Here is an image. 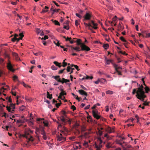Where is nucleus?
Here are the masks:
<instances>
[{
    "label": "nucleus",
    "instance_id": "13d9d810",
    "mask_svg": "<svg viewBox=\"0 0 150 150\" xmlns=\"http://www.w3.org/2000/svg\"><path fill=\"white\" fill-rule=\"evenodd\" d=\"M61 112L62 113V115H66V112L64 110H62L61 111Z\"/></svg>",
    "mask_w": 150,
    "mask_h": 150
},
{
    "label": "nucleus",
    "instance_id": "9b49d317",
    "mask_svg": "<svg viewBox=\"0 0 150 150\" xmlns=\"http://www.w3.org/2000/svg\"><path fill=\"white\" fill-rule=\"evenodd\" d=\"M79 93L81 95H84L86 96H88L87 92L84 91L83 90H79Z\"/></svg>",
    "mask_w": 150,
    "mask_h": 150
},
{
    "label": "nucleus",
    "instance_id": "423d86ee",
    "mask_svg": "<svg viewBox=\"0 0 150 150\" xmlns=\"http://www.w3.org/2000/svg\"><path fill=\"white\" fill-rule=\"evenodd\" d=\"M92 17L91 13L87 12L83 16L84 19L83 21L85 20H89L91 19Z\"/></svg>",
    "mask_w": 150,
    "mask_h": 150
},
{
    "label": "nucleus",
    "instance_id": "c9c22d12",
    "mask_svg": "<svg viewBox=\"0 0 150 150\" xmlns=\"http://www.w3.org/2000/svg\"><path fill=\"white\" fill-rule=\"evenodd\" d=\"M51 68L52 70H57V67L54 65L52 66L51 67Z\"/></svg>",
    "mask_w": 150,
    "mask_h": 150
},
{
    "label": "nucleus",
    "instance_id": "1a4fd4ad",
    "mask_svg": "<svg viewBox=\"0 0 150 150\" xmlns=\"http://www.w3.org/2000/svg\"><path fill=\"white\" fill-rule=\"evenodd\" d=\"M15 104H13L12 103H10L9 106H7L6 107L7 110L8 112L11 111V110L12 109H14L15 108Z\"/></svg>",
    "mask_w": 150,
    "mask_h": 150
},
{
    "label": "nucleus",
    "instance_id": "79ce46f5",
    "mask_svg": "<svg viewBox=\"0 0 150 150\" xmlns=\"http://www.w3.org/2000/svg\"><path fill=\"white\" fill-rule=\"evenodd\" d=\"M19 35L20 36V39H21V40L24 37V35L23 33H20L19 34Z\"/></svg>",
    "mask_w": 150,
    "mask_h": 150
},
{
    "label": "nucleus",
    "instance_id": "c03bdc74",
    "mask_svg": "<svg viewBox=\"0 0 150 150\" xmlns=\"http://www.w3.org/2000/svg\"><path fill=\"white\" fill-rule=\"evenodd\" d=\"M60 93V95H61L62 96H64V95H67V93L64 92V91L63 92H61Z\"/></svg>",
    "mask_w": 150,
    "mask_h": 150
},
{
    "label": "nucleus",
    "instance_id": "7c9ffc66",
    "mask_svg": "<svg viewBox=\"0 0 150 150\" xmlns=\"http://www.w3.org/2000/svg\"><path fill=\"white\" fill-rule=\"evenodd\" d=\"M93 26L92 27L95 29H97L98 27H97V25H98V24L97 23H94L93 25Z\"/></svg>",
    "mask_w": 150,
    "mask_h": 150
},
{
    "label": "nucleus",
    "instance_id": "39448f33",
    "mask_svg": "<svg viewBox=\"0 0 150 150\" xmlns=\"http://www.w3.org/2000/svg\"><path fill=\"white\" fill-rule=\"evenodd\" d=\"M80 47H81V51H88L91 50L90 48L86 45L84 43L82 44L80 46Z\"/></svg>",
    "mask_w": 150,
    "mask_h": 150
},
{
    "label": "nucleus",
    "instance_id": "4d7b16f0",
    "mask_svg": "<svg viewBox=\"0 0 150 150\" xmlns=\"http://www.w3.org/2000/svg\"><path fill=\"white\" fill-rule=\"evenodd\" d=\"M54 43L57 46L59 47L60 46V44L59 42H57V43H56L54 41Z\"/></svg>",
    "mask_w": 150,
    "mask_h": 150
},
{
    "label": "nucleus",
    "instance_id": "f3484780",
    "mask_svg": "<svg viewBox=\"0 0 150 150\" xmlns=\"http://www.w3.org/2000/svg\"><path fill=\"white\" fill-rule=\"evenodd\" d=\"M60 77V76H55L54 77V79H55L58 82H62V80H61Z\"/></svg>",
    "mask_w": 150,
    "mask_h": 150
},
{
    "label": "nucleus",
    "instance_id": "f704fd0d",
    "mask_svg": "<svg viewBox=\"0 0 150 150\" xmlns=\"http://www.w3.org/2000/svg\"><path fill=\"white\" fill-rule=\"evenodd\" d=\"M106 93L107 94H109L110 95L112 94L113 93V92L112 91L110 90L107 91Z\"/></svg>",
    "mask_w": 150,
    "mask_h": 150
},
{
    "label": "nucleus",
    "instance_id": "f8f14e48",
    "mask_svg": "<svg viewBox=\"0 0 150 150\" xmlns=\"http://www.w3.org/2000/svg\"><path fill=\"white\" fill-rule=\"evenodd\" d=\"M115 127H113L112 129L110 127H108L106 129V131L109 133H111L114 132V129Z\"/></svg>",
    "mask_w": 150,
    "mask_h": 150
},
{
    "label": "nucleus",
    "instance_id": "5fc2aeb1",
    "mask_svg": "<svg viewBox=\"0 0 150 150\" xmlns=\"http://www.w3.org/2000/svg\"><path fill=\"white\" fill-rule=\"evenodd\" d=\"M36 32L38 34H39V33H40L41 32V31L40 30L39 28H37L36 29Z\"/></svg>",
    "mask_w": 150,
    "mask_h": 150
},
{
    "label": "nucleus",
    "instance_id": "c85d7f7f",
    "mask_svg": "<svg viewBox=\"0 0 150 150\" xmlns=\"http://www.w3.org/2000/svg\"><path fill=\"white\" fill-rule=\"evenodd\" d=\"M109 45L107 44H104L103 45V47L105 48V49H107L109 47Z\"/></svg>",
    "mask_w": 150,
    "mask_h": 150
},
{
    "label": "nucleus",
    "instance_id": "f257e3e1",
    "mask_svg": "<svg viewBox=\"0 0 150 150\" xmlns=\"http://www.w3.org/2000/svg\"><path fill=\"white\" fill-rule=\"evenodd\" d=\"M144 88L143 85H141L140 87L137 88L138 90L136 95L138 99L142 101H144V99L146 97V95L145 94V93L143 90Z\"/></svg>",
    "mask_w": 150,
    "mask_h": 150
},
{
    "label": "nucleus",
    "instance_id": "e433bc0d",
    "mask_svg": "<svg viewBox=\"0 0 150 150\" xmlns=\"http://www.w3.org/2000/svg\"><path fill=\"white\" fill-rule=\"evenodd\" d=\"M120 39L121 40L125 42H127V41L124 39V38L123 37H120Z\"/></svg>",
    "mask_w": 150,
    "mask_h": 150
},
{
    "label": "nucleus",
    "instance_id": "c756f323",
    "mask_svg": "<svg viewBox=\"0 0 150 150\" xmlns=\"http://www.w3.org/2000/svg\"><path fill=\"white\" fill-rule=\"evenodd\" d=\"M144 103L142 104V105L145 106H148L149 105V104L150 103L149 102H147L146 101H144Z\"/></svg>",
    "mask_w": 150,
    "mask_h": 150
},
{
    "label": "nucleus",
    "instance_id": "49530a36",
    "mask_svg": "<svg viewBox=\"0 0 150 150\" xmlns=\"http://www.w3.org/2000/svg\"><path fill=\"white\" fill-rule=\"evenodd\" d=\"M93 76H91V77H90L89 76H86V79H93Z\"/></svg>",
    "mask_w": 150,
    "mask_h": 150
},
{
    "label": "nucleus",
    "instance_id": "5701e85b",
    "mask_svg": "<svg viewBox=\"0 0 150 150\" xmlns=\"http://www.w3.org/2000/svg\"><path fill=\"white\" fill-rule=\"evenodd\" d=\"M106 62V64H109L110 63H111L114 66V64H115L113 63V61L112 60H107Z\"/></svg>",
    "mask_w": 150,
    "mask_h": 150
},
{
    "label": "nucleus",
    "instance_id": "473e14b6",
    "mask_svg": "<svg viewBox=\"0 0 150 150\" xmlns=\"http://www.w3.org/2000/svg\"><path fill=\"white\" fill-rule=\"evenodd\" d=\"M99 81L100 82H101L102 83H104L106 81L105 79L103 78L99 79Z\"/></svg>",
    "mask_w": 150,
    "mask_h": 150
},
{
    "label": "nucleus",
    "instance_id": "b1692460",
    "mask_svg": "<svg viewBox=\"0 0 150 150\" xmlns=\"http://www.w3.org/2000/svg\"><path fill=\"white\" fill-rule=\"evenodd\" d=\"M47 98L51 99L52 98V94H50L49 92H47Z\"/></svg>",
    "mask_w": 150,
    "mask_h": 150
},
{
    "label": "nucleus",
    "instance_id": "2f4dec72",
    "mask_svg": "<svg viewBox=\"0 0 150 150\" xmlns=\"http://www.w3.org/2000/svg\"><path fill=\"white\" fill-rule=\"evenodd\" d=\"M25 99L26 100L28 101V102H31L32 100V98L28 97H26Z\"/></svg>",
    "mask_w": 150,
    "mask_h": 150
},
{
    "label": "nucleus",
    "instance_id": "4468645a",
    "mask_svg": "<svg viewBox=\"0 0 150 150\" xmlns=\"http://www.w3.org/2000/svg\"><path fill=\"white\" fill-rule=\"evenodd\" d=\"M70 47H71V49L72 50H76V52H79L81 50V49H80V48L79 47H74L72 46H70Z\"/></svg>",
    "mask_w": 150,
    "mask_h": 150
},
{
    "label": "nucleus",
    "instance_id": "de8ad7c7",
    "mask_svg": "<svg viewBox=\"0 0 150 150\" xmlns=\"http://www.w3.org/2000/svg\"><path fill=\"white\" fill-rule=\"evenodd\" d=\"M59 117L61 118H64V119H66V118H67V115H62L60 117Z\"/></svg>",
    "mask_w": 150,
    "mask_h": 150
},
{
    "label": "nucleus",
    "instance_id": "0eeeda50",
    "mask_svg": "<svg viewBox=\"0 0 150 150\" xmlns=\"http://www.w3.org/2000/svg\"><path fill=\"white\" fill-rule=\"evenodd\" d=\"M61 133H62L65 136L67 135L68 133V130L67 128L65 127H63L62 129L60 130Z\"/></svg>",
    "mask_w": 150,
    "mask_h": 150
},
{
    "label": "nucleus",
    "instance_id": "7ed1b4c3",
    "mask_svg": "<svg viewBox=\"0 0 150 150\" xmlns=\"http://www.w3.org/2000/svg\"><path fill=\"white\" fill-rule=\"evenodd\" d=\"M98 111L96 109L92 110V115L96 119L98 120L100 118V116L99 115Z\"/></svg>",
    "mask_w": 150,
    "mask_h": 150
},
{
    "label": "nucleus",
    "instance_id": "a211bd4d",
    "mask_svg": "<svg viewBox=\"0 0 150 150\" xmlns=\"http://www.w3.org/2000/svg\"><path fill=\"white\" fill-rule=\"evenodd\" d=\"M98 132H96L97 134L98 135H99V137H101L103 134V132L99 129V128H98Z\"/></svg>",
    "mask_w": 150,
    "mask_h": 150
},
{
    "label": "nucleus",
    "instance_id": "f03ea898",
    "mask_svg": "<svg viewBox=\"0 0 150 150\" xmlns=\"http://www.w3.org/2000/svg\"><path fill=\"white\" fill-rule=\"evenodd\" d=\"M19 136L20 138L21 137H23L26 138L27 139V143L26 144V145L31 146V144L30 143V142L32 143H33L34 140V138L32 136L30 135L29 134H20Z\"/></svg>",
    "mask_w": 150,
    "mask_h": 150
},
{
    "label": "nucleus",
    "instance_id": "72a5a7b5",
    "mask_svg": "<svg viewBox=\"0 0 150 150\" xmlns=\"http://www.w3.org/2000/svg\"><path fill=\"white\" fill-rule=\"evenodd\" d=\"M58 88L61 92H63L64 91L63 87L62 86L60 85L58 87Z\"/></svg>",
    "mask_w": 150,
    "mask_h": 150
},
{
    "label": "nucleus",
    "instance_id": "e2e57ef3",
    "mask_svg": "<svg viewBox=\"0 0 150 150\" xmlns=\"http://www.w3.org/2000/svg\"><path fill=\"white\" fill-rule=\"evenodd\" d=\"M81 88L83 89V90H87V88H85V87H84L83 85H81Z\"/></svg>",
    "mask_w": 150,
    "mask_h": 150
},
{
    "label": "nucleus",
    "instance_id": "393cba45",
    "mask_svg": "<svg viewBox=\"0 0 150 150\" xmlns=\"http://www.w3.org/2000/svg\"><path fill=\"white\" fill-rule=\"evenodd\" d=\"M60 10V9H55L54 10H53L52 12V15H53L54 14V12H59V11Z\"/></svg>",
    "mask_w": 150,
    "mask_h": 150
},
{
    "label": "nucleus",
    "instance_id": "2eb2a0df",
    "mask_svg": "<svg viewBox=\"0 0 150 150\" xmlns=\"http://www.w3.org/2000/svg\"><path fill=\"white\" fill-rule=\"evenodd\" d=\"M58 118H59L60 120L62 122V124L63 125H66V124H67V122L66 121V119L61 118L59 117H58Z\"/></svg>",
    "mask_w": 150,
    "mask_h": 150
},
{
    "label": "nucleus",
    "instance_id": "4c0bfd02",
    "mask_svg": "<svg viewBox=\"0 0 150 150\" xmlns=\"http://www.w3.org/2000/svg\"><path fill=\"white\" fill-rule=\"evenodd\" d=\"M62 63L63 65H62V66L63 67H65L67 64V63L64 61H63Z\"/></svg>",
    "mask_w": 150,
    "mask_h": 150
},
{
    "label": "nucleus",
    "instance_id": "603ef678",
    "mask_svg": "<svg viewBox=\"0 0 150 150\" xmlns=\"http://www.w3.org/2000/svg\"><path fill=\"white\" fill-rule=\"evenodd\" d=\"M71 108L72 109L73 111H74L75 110H76V107L74 105L71 106Z\"/></svg>",
    "mask_w": 150,
    "mask_h": 150
},
{
    "label": "nucleus",
    "instance_id": "dca6fc26",
    "mask_svg": "<svg viewBox=\"0 0 150 150\" xmlns=\"http://www.w3.org/2000/svg\"><path fill=\"white\" fill-rule=\"evenodd\" d=\"M117 65L116 64H114V67L115 68V70L116 71V72L119 75H121V73L120 71H119L118 70H117Z\"/></svg>",
    "mask_w": 150,
    "mask_h": 150
},
{
    "label": "nucleus",
    "instance_id": "58836bf2",
    "mask_svg": "<svg viewBox=\"0 0 150 150\" xmlns=\"http://www.w3.org/2000/svg\"><path fill=\"white\" fill-rule=\"evenodd\" d=\"M54 24L55 25H60V23H59V22L58 21H56V20H54Z\"/></svg>",
    "mask_w": 150,
    "mask_h": 150
},
{
    "label": "nucleus",
    "instance_id": "a19ab883",
    "mask_svg": "<svg viewBox=\"0 0 150 150\" xmlns=\"http://www.w3.org/2000/svg\"><path fill=\"white\" fill-rule=\"evenodd\" d=\"M76 15L79 18L81 19L82 18V16L80 14L78 13H76Z\"/></svg>",
    "mask_w": 150,
    "mask_h": 150
},
{
    "label": "nucleus",
    "instance_id": "052dcab7",
    "mask_svg": "<svg viewBox=\"0 0 150 150\" xmlns=\"http://www.w3.org/2000/svg\"><path fill=\"white\" fill-rule=\"evenodd\" d=\"M41 134L42 135H43L46 134L44 131L43 129H42L41 130Z\"/></svg>",
    "mask_w": 150,
    "mask_h": 150
},
{
    "label": "nucleus",
    "instance_id": "ea45409f",
    "mask_svg": "<svg viewBox=\"0 0 150 150\" xmlns=\"http://www.w3.org/2000/svg\"><path fill=\"white\" fill-rule=\"evenodd\" d=\"M25 107L24 105H22V106L19 108L20 110L21 111H23Z\"/></svg>",
    "mask_w": 150,
    "mask_h": 150
},
{
    "label": "nucleus",
    "instance_id": "20e7f679",
    "mask_svg": "<svg viewBox=\"0 0 150 150\" xmlns=\"http://www.w3.org/2000/svg\"><path fill=\"white\" fill-rule=\"evenodd\" d=\"M66 136L62 133H60L59 135L57 136V141H64L66 140Z\"/></svg>",
    "mask_w": 150,
    "mask_h": 150
},
{
    "label": "nucleus",
    "instance_id": "bb28decb",
    "mask_svg": "<svg viewBox=\"0 0 150 150\" xmlns=\"http://www.w3.org/2000/svg\"><path fill=\"white\" fill-rule=\"evenodd\" d=\"M112 144L110 142L108 143L106 145V146L108 149L110 148L111 147Z\"/></svg>",
    "mask_w": 150,
    "mask_h": 150
},
{
    "label": "nucleus",
    "instance_id": "aec40b11",
    "mask_svg": "<svg viewBox=\"0 0 150 150\" xmlns=\"http://www.w3.org/2000/svg\"><path fill=\"white\" fill-rule=\"evenodd\" d=\"M53 63L56 66L58 67L59 68H60L62 66V63H59L57 61H54Z\"/></svg>",
    "mask_w": 150,
    "mask_h": 150
},
{
    "label": "nucleus",
    "instance_id": "37998d69",
    "mask_svg": "<svg viewBox=\"0 0 150 150\" xmlns=\"http://www.w3.org/2000/svg\"><path fill=\"white\" fill-rule=\"evenodd\" d=\"M65 69V68L64 69H63L61 70H60L58 72V74H62L64 71Z\"/></svg>",
    "mask_w": 150,
    "mask_h": 150
},
{
    "label": "nucleus",
    "instance_id": "774afa93",
    "mask_svg": "<svg viewBox=\"0 0 150 150\" xmlns=\"http://www.w3.org/2000/svg\"><path fill=\"white\" fill-rule=\"evenodd\" d=\"M43 138L45 140H46L47 139V137L46 135V134L43 135Z\"/></svg>",
    "mask_w": 150,
    "mask_h": 150
},
{
    "label": "nucleus",
    "instance_id": "864d4df0",
    "mask_svg": "<svg viewBox=\"0 0 150 150\" xmlns=\"http://www.w3.org/2000/svg\"><path fill=\"white\" fill-rule=\"evenodd\" d=\"M48 11V10H45L44 9H43L42 10V11L41 12V13H45L47 12Z\"/></svg>",
    "mask_w": 150,
    "mask_h": 150
},
{
    "label": "nucleus",
    "instance_id": "8fccbe9b",
    "mask_svg": "<svg viewBox=\"0 0 150 150\" xmlns=\"http://www.w3.org/2000/svg\"><path fill=\"white\" fill-rule=\"evenodd\" d=\"M48 37L47 35H45L44 38H41L42 40H46L48 39Z\"/></svg>",
    "mask_w": 150,
    "mask_h": 150
},
{
    "label": "nucleus",
    "instance_id": "9d476101",
    "mask_svg": "<svg viewBox=\"0 0 150 150\" xmlns=\"http://www.w3.org/2000/svg\"><path fill=\"white\" fill-rule=\"evenodd\" d=\"M102 142H99L98 145L96 143H95L94 145L95 148H96V150H100V148L102 147V145L101 144Z\"/></svg>",
    "mask_w": 150,
    "mask_h": 150
},
{
    "label": "nucleus",
    "instance_id": "3c124183",
    "mask_svg": "<svg viewBox=\"0 0 150 150\" xmlns=\"http://www.w3.org/2000/svg\"><path fill=\"white\" fill-rule=\"evenodd\" d=\"M62 103H56L55 104V105L57 108H58Z\"/></svg>",
    "mask_w": 150,
    "mask_h": 150
},
{
    "label": "nucleus",
    "instance_id": "6ab92c4d",
    "mask_svg": "<svg viewBox=\"0 0 150 150\" xmlns=\"http://www.w3.org/2000/svg\"><path fill=\"white\" fill-rule=\"evenodd\" d=\"M84 24L86 27H88V28L89 29L91 30H92V28H90L91 27H92V26L91 25L90 23H89L87 24L86 23H84Z\"/></svg>",
    "mask_w": 150,
    "mask_h": 150
},
{
    "label": "nucleus",
    "instance_id": "0e129e2a",
    "mask_svg": "<svg viewBox=\"0 0 150 150\" xmlns=\"http://www.w3.org/2000/svg\"><path fill=\"white\" fill-rule=\"evenodd\" d=\"M63 28L67 30H68L69 29V26H64Z\"/></svg>",
    "mask_w": 150,
    "mask_h": 150
},
{
    "label": "nucleus",
    "instance_id": "bf43d9fd",
    "mask_svg": "<svg viewBox=\"0 0 150 150\" xmlns=\"http://www.w3.org/2000/svg\"><path fill=\"white\" fill-rule=\"evenodd\" d=\"M43 123L44 124V125L45 126H46V127H47L48 126V123L47 122H45V121H44V122H43Z\"/></svg>",
    "mask_w": 150,
    "mask_h": 150
},
{
    "label": "nucleus",
    "instance_id": "4be33fe9",
    "mask_svg": "<svg viewBox=\"0 0 150 150\" xmlns=\"http://www.w3.org/2000/svg\"><path fill=\"white\" fill-rule=\"evenodd\" d=\"M76 42L77 43V45H80V46H81L82 44H83V43H82L81 42V40L80 39H77L76 40Z\"/></svg>",
    "mask_w": 150,
    "mask_h": 150
},
{
    "label": "nucleus",
    "instance_id": "6e6d98bb",
    "mask_svg": "<svg viewBox=\"0 0 150 150\" xmlns=\"http://www.w3.org/2000/svg\"><path fill=\"white\" fill-rule=\"evenodd\" d=\"M137 90L135 88H134V89H133V92H132V94H135L136 93H137Z\"/></svg>",
    "mask_w": 150,
    "mask_h": 150
},
{
    "label": "nucleus",
    "instance_id": "680f3d73",
    "mask_svg": "<svg viewBox=\"0 0 150 150\" xmlns=\"http://www.w3.org/2000/svg\"><path fill=\"white\" fill-rule=\"evenodd\" d=\"M117 17L116 16L112 18V22H115L117 19Z\"/></svg>",
    "mask_w": 150,
    "mask_h": 150
},
{
    "label": "nucleus",
    "instance_id": "a18cd8bd",
    "mask_svg": "<svg viewBox=\"0 0 150 150\" xmlns=\"http://www.w3.org/2000/svg\"><path fill=\"white\" fill-rule=\"evenodd\" d=\"M74 98H75L76 99V100H77L79 101H80V100L79 99L80 98H81V99H82V98H79L78 96L77 95L76 96H75L74 97Z\"/></svg>",
    "mask_w": 150,
    "mask_h": 150
},
{
    "label": "nucleus",
    "instance_id": "412c9836",
    "mask_svg": "<svg viewBox=\"0 0 150 150\" xmlns=\"http://www.w3.org/2000/svg\"><path fill=\"white\" fill-rule=\"evenodd\" d=\"M69 81L70 80L69 79H67L64 78H63L62 79V82H60L63 84L64 83H67V82H69Z\"/></svg>",
    "mask_w": 150,
    "mask_h": 150
},
{
    "label": "nucleus",
    "instance_id": "338daca9",
    "mask_svg": "<svg viewBox=\"0 0 150 150\" xmlns=\"http://www.w3.org/2000/svg\"><path fill=\"white\" fill-rule=\"evenodd\" d=\"M18 78V76L16 75H15L13 76V80H15L17 79Z\"/></svg>",
    "mask_w": 150,
    "mask_h": 150
},
{
    "label": "nucleus",
    "instance_id": "6e6552de",
    "mask_svg": "<svg viewBox=\"0 0 150 150\" xmlns=\"http://www.w3.org/2000/svg\"><path fill=\"white\" fill-rule=\"evenodd\" d=\"M7 67L8 69L11 71L14 72L15 70L13 69V66L11 64L10 61H9V62L7 63Z\"/></svg>",
    "mask_w": 150,
    "mask_h": 150
},
{
    "label": "nucleus",
    "instance_id": "69168bd1",
    "mask_svg": "<svg viewBox=\"0 0 150 150\" xmlns=\"http://www.w3.org/2000/svg\"><path fill=\"white\" fill-rule=\"evenodd\" d=\"M78 21L77 20H76L75 21V25L76 26H77L79 25Z\"/></svg>",
    "mask_w": 150,
    "mask_h": 150
},
{
    "label": "nucleus",
    "instance_id": "cd10ccee",
    "mask_svg": "<svg viewBox=\"0 0 150 150\" xmlns=\"http://www.w3.org/2000/svg\"><path fill=\"white\" fill-rule=\"evenodd\" d=\"M18 36V35L17 34H15L14 35L13 38H12L11 39L12 41L13 42H15V39H16V38H17V37Z\"/></svg>",
    "mask_w": 150,
    "mask_h": 150
},
{
    "label": "nucleus",
    "instance_id": "a878e982",
    "mask_svg": "<svg viewBox=\"0 0 150 150\" xmlns=\"http://www.w3.org/2000/svg\"><path fill=\"white\" fill-rule=\"evenodd\" d=\"M145 90V93H148L150 91V89L147 86H146L144 88Z\"/></svg>",
    "mask_w": 150,
    "mask_h": 150
},
{
    "label": "nucleus",
    "instance_id": "ddd939ff",
    "mask_svg": "<svg viewBox=\"0 0 150 150\" xmlns=\"http://www.w3.org/2000/svg\"><path fill=\"white\" fill-rule=\"evenodd\" d=\"M13 55L15 57L16 60L17 61H21L20 58L18 57V54L15 53H13Z\"/></svg>",
    "mask_w": 150,
    "mask_h": 150
},
{
    "label": "nucleus",
    "instance_id": "09e8293b",
    "mask_svg": "<svg viewBox=\"0 0 150 150\" xmlns=\"http://www.w3.org/2000/svg\"><path fill=\"white\" fill-rule=\"evenodd\" d=\"M71 68L70 66L68 67L67 69V72H70Z\"/></svg>",
    "mask_w": 150,
    "mask_h": 150
}]
</instances>
